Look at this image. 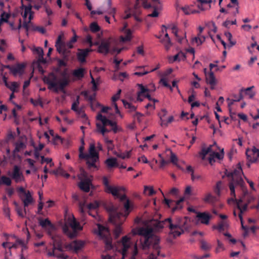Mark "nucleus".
Returning a JSON list of instances; mask_svg holds the SVG:
<instances>
[{
	"label": "nucleus",
	"mask_w": 259,
	"mask_h": 259,
	"mask_svg": "<svg viewBox=\"0 0 259 259\" xmlns=\"http://www.w3.org/2000/svg\"><path fill=\"white\" fill-rule=\"evenodd\" d=\"M161 227L160 222L152 220L146 222L143 226L138 228L137 234L140 236V248L145 251L153 249L148 259H157V255H160V239L154 234V232Z\"/></svg>",
	"instance_id": "nucleus-1"
},
{
	"label": "nucleus",
	"mask_w": 259,
	"mask_h": 259,
	"mask_svg": "<svg viewBox=\"0 0 259 259\" xmlns=\"http://www.w3.org/2000/svg\"><path fill=\"white\" fill-rule=\"evenodd\" d=\"M189 227V221L186 217L177 218L175 224L172 223L170 218L163 220V228H169V235H172L175 238L179 236L185 231H188Z\"/></svg>",
	"instance_id": "nucleus-2"
},
{
	"label": "nucleus",
	"mask_w": 259,
	"mask_h": 259,
	"mask_svg": "<svg viewBox=\"0 0 259 259\" xmlns=\"http://www.w3.org/2000/svg\"><path fill=\"white\" fill-rule=\"evenodd\" d=\"M84 147H79V158L84 159L88 167L98 169L99 164V154L96 150V145L94 143H90L88 153H83Z\"/></svg>",
	"instance_id": "nucleus-3"
},
{
	"label": "nucleus",
	"mask_w": 259,
	"mask_h": 259,
	"mask_svg": "<svg viewBox=\"0 0 259 259\" xmlns=\"http://www.w3.org/2000/svg\"><path fill=\"white\" fill-rule=\"evenodd\" d=\"M167 29L171 30L172 33L174 34L177 41L180 44H182L183 39H186V41L188 42L187 39L186 33H184V36L183 37L181 36L178 32L179 29L177 26L174 23H170L167 25L163 24V44H164V47L165 49L168 51L170 47L172 46V42L167 32Z\"/></svg>",
	"instance_id": "nucleus-4"
},
{
	"label": "nucleus",
	"mask_w": 259,
	"mask_h": 259,
	"mask_svg": "<svg viewBox=\"0 0 259 259\" xmlns=\"http://www.w3.org/2000/svg\"><path fill=\"white\" fill-rule=\"evenodd\" d=\"M62 34H60L58 36L55 42V47L57 51L62 55V58L68 61L71 53L69 49L73 48V44H72L70 40L65 42L62 40Z\"/></svg>",
	"instance_id": "nucleus-5"
},
{
	"label": "nucleus",
	"mask_w": 259,
	"mask_h": 259,
	"mask_svg": "<svg viewBox=\"0 0 259 259\" xmlns=\"http://www.w3.org/2000/svg\"><path fill=\"white\" fill-rule=\"evenodd\" d=\"M103 184L104 186V190L106 193L111 194L114 197H116L119 199V201L122 202L126 201L128 199L126 196L124 194L120 195L119 192L121 191H124L125 188L123 187L115 186L111 185L108 182L109 179H103Z\"/></svg>",
	"instance_id": "nucleus-6"
},
{
	"label": "nucleus",
	"mask_w": 259,
	"mask_h": 259,
	"mask_svg": "<svg viewBox=\"0 0 259 259\" xmlns=\"http://www.w3.org/2000/svg\"><path fill=\"white\" fill-rule=\"evenodd\" d=\"M97 226L98 229L95 231V233L104 239L106 247L108 249H111L112 248V240L110 237L109 230L108 228L101 224H98Z\"/></svg>",
	"instance_id": "nucleus-7"
},
{
	"label": "nucleus",
	"mask_w": 259,
	"mask_h": 259,
	"mask_svg": "<svg viewBox=\"0 0 259 259\" xmlns=\"http://www.w3.org/2000/svg\"><path fill=\"white\" fill-rule=\"evenodd\" d=\"M245 155L247 160L246 165L248 167H250L252 163L258 161L259 149L254 146L252 147L251 149L247 148L246 150Z\"/></svg>",
	"instance_id": "nucleus-8"
},
{
	"label": "nucleus",
	"mask_w": 259,
	"mask_h": 259,
	"mask_svg": "<svg viewBox=\"0 0 259 259\" xmlns=\"http://www.w3.org/2000/svg\"><path fill=\"white\" fill-rule=\"evenodd\" d=\"M225 174L228 178H242L243 176L245 179L247 178L243 171L242 167L240 163H238L235 167L232 168L226 169Z\"/></svg>",
	"instance_id": "nucleus-9"
},
{
	"label": "nucleus",
	"mask_w": 259,
	"mask_h": 259,
	"mask_svg": "<svg viewBox=\"0 0 259 259\" xmlns=\"http://www.w3.org/2000/svg\"><path fill=\"white\" fill-rule=\"evenodd\" d=\"M184 200L185 198L184 197H183L179 200L175 201L166 198L163 193V204L164 203L168 207L171 208V211L173 213L177 210H181L183 208V205L181 203L184 201Z\"/></svg>",
	"instance_id": "nucleus-10"
},
{
	"label": "nucleus",
	"mask_w": 259,
	"mask_h": 259,
	"mask_svg": "<svg viewBox=\"0 0 259 259\" xmlns=\"http://www.w3.org/2000/svg\"><path fill=\"white\" fill-rule=\"evenodd\" d=\"M70 225L72 229V231H70L67 226L63 227V231L69 238H74L77 236V230H81L82 227L74 218L71 221Z\"/></svg>",
	"instance_id": "nucleus-11"
},
{
	"label": "nucleus",
	"mask_w": 259,
	"mask_h": 259,
	"mask_svg": "<svg viewBox=\"0 0 259 259\" xmlns=\"http://www.w3.org/2000/svg\"><path fill=\"white\" fill-rule=\"evenodd\" d=\"M120 244V251L122 256V259H124L127 256L128 250L131 249L133 244L131 238L127 236H125L122 238Z\"/></svg>",
	"instance_id": "nucleus-12"
},
{
	"label": "nucleus",
	"mask_w": 259,
	"mask_h": 259,
	"mask_svg": "<svg viewBox=\"0 0 259 259\" xmlns=\"http://www.w3.org/2000/svg\"><path fill=\"white\" fill-rule=\"evenodd\" d=\"M44 80L48 85V89L49 90H52L55 92H58V79L54 73H50L48 77L44 78Z\"/></svg>",
	"instance_id": "nucleus-13"
},
{
	"label": "nucleus",
	"mask_w": 259,
	"mask_h": 259,
	"mask_svg": "<svg viewBox=\"0 0 259 259\" xmlns=\"http://www.w3.org/2000/svg\"><path fill=\"white\" fill-rule=\"evenodd\" d=\"M110 39L102 40L98 48L97 52L100 54L106 55L110 53Z\"/></svg>",
	"instance_id": "nucleus-14"
},
{
	"label": "nucleus",
	"mask_w": 259,
	"mask_h": 259,
	"mask_svg": "<svg viewBox=\"0 0 259 259\" xmlns=\"http://www.w3.org/2000/svg\"><path fill=\"white\" fill-rule=\"evenodd\" d=\"M84 245L83 241L75 240L66 245V248L74 253H77L80 250Z\"/></svg>",
	"instance_id": "nucleus-15"
},
{
	"label": "nucleus",
	"mask_w": 259,
	"mask_h": 259,
	"mask_svg": "<svg viewBox=\"0 0 259 259\" xmlns=\"http://www.w3.org/2000/svg\"><path fill=\"white\" fill-rule=\"evenodd\" d=\"M39 225L44 229H45L49 235H51V233L55 229L54 225L51 222L49 219L38 220Z\"/></svg>",
	"instance_id": "nucleus-16"
},
{
	"label": "nucleus",
	"mask_w": 259,
	"mask_h": 259,
	"mask_svg": "<svg viewBox=\"0 0 259 259\" xmlns=\"http://www.w3.org/2000/svg\"><path fill=\"white\" fill-rule=\"evenodd\" d=\"M139 86L140 91L137 93V101L142 102L145 98H147L150 101L151 100L152 98L148 94L149 90L145 88L142 84H139Z\"/></svg>",
	"instance_id": "nucleus-17"
},
{
	"label": "nucleus",
	"mask_w": 259,
	"mask_h": 259,
	"mask_svg": "<svg viewBox=\"0 0 259 259\" xmlns=\"http://www.w3.org/2000/svg\"><path fill=\"white\" fill-rule=\"evenodd\" d=\"M50 236L53 240V248H54V249H57V250L60 252L63 251L61 237L58 235H53L52 233Z\"/></svg>",
	"instance_id": "nucleus-18"
},
{
	"label": "nucleus",
	"mask_w": 259,
	"mask_h": 259,
	"mask_svg": "<svg viewBox=\"0 0 259 259\" xmlns=\"http://www.w3.org/2000/svg\"><path fill=\"white\" fill-rule=\"evenodd\" d=\"M79 97L77 96L76 98V101H74L72 104L71 110H72L73 111L75 112L76 113L77 115H79L81 118L86 119L87 116H86V114L84 113V111H83V109L81 108H77V106H78V105L79 104Z\"/></svg>",
	"instance_id": "nucleus-19"
},
{
	"label": "nucleus",
	"mask_w": 259,
	"mask_h": 259,
	"mask_svg": "<svg viewBox=\"0 0 259 259\" xmlns=\"http://www.w3.org/2000/svg\"><path fill=\"white\" fill-rule=\"evenodd\" d=\"M206 82L210 85L211 90H213L215 89V86L218 84V80L212 71H210L209 74L206 76Z\"/></svg>",
	"instance_id": "nucleus-20"
},
{
	"label": "nucleus",
	"mask_w": 259,
	"mask_h": 259,
	"mask_svg": "<svg viewBox=\"0 0 259 259\" xmlns=\"http://www.w3.org/2000/svg\"><path fill=\"white\" fill-rule=\"evenodd\" d=\"M253 88H254L253 85L247 88H242L239 90V95H242L244 97L243 94H244L245 96H248L250 99H252L255 95V93L252 91Z\"/></svg>",
	"instance_id": "nucleus-21"
},
{
	"label": "nucleus",
	"mask_w": 259,
	"mask_h": 259,
	"mask_svg": "<svg viewBox=\"0 0 259 259\" xmlns=\"http://www.w3.org/2000/svg\"><path fill=\"white\" fill-rule=\"evenodd\" d=\"M196 217L198 220L200 221L202 224L207 225L209 223V220L211 217V215L206 213L204 212H197Z\"/></svg>",
	"instance_id": "nucleus-22"
},
{
	"label": "nucleus",
	"mask_w": 259,
	"mask_h": 259,
	"mask_svg": "<svg viewBox=\"0 0 259 259\" xmlns=\"http://www.w3.org/2000/svg\"><path fill=\"white\" fill-rule=\"evenodd\" d=\"M79 52L77 54L78 60L81 63H84L86 61L85 58L89 55V53L92 50L90 49L83 50L79 49Z\"/></svg>",
	"instance_id": "nucleus-23"
},
{
	"label": "nucleus",
	"mask_w": 259,
	"mask_h": 259,
	"mask_svg": "<svg viewBox=\"0 0 259 259\" xmlns=\"http://www.w3.org/2000/svg\"><path fill=\"white\" fill-rule=\"evenodd\" d=\"M105 164L108 170H111L114 168L119 166V164L117 161V159L114 157L107 158L105 161Z\"/></svg>",
	"instance_id": "nucleus-24"
},
{
	"label": "nucleus",
	"mask_w": 259,
	"mask_h": 259,
	"mask_svg": "<svg viewBox=\"0 0 259 259\" xmlns=\"http://www.w3.org/2000/svg\"><path fill=\"white\" fill-rule=\"evenodd\" d=\"M81 181L78 184L79 188L85 192H88L90 189L91 179H81Z\"/></svg>",
	"instance_id": "nucleus-25"
},
{
	"label": "nucleus",
	"mask_w": 259,
	"mask_h": 259,
	"mask_svg": "<svg viewBox=\"0 0 259 259\" xmlns=\"http://www.w3.org/2000/svg\"><path fill=\"white\" fill-rule=\"evenodd\" d=\"M142 2L143 7L145 9H149L151 8H153L154 10L153 12L151 14H149L148 15V17H156L158 16V12L155 8L154 6H153L151 4L148 2L147 0H141Z\"/></svg>",
	"instance_id": "nucleus-26"
},
{
	"label": "nucleus",
	"mask_w": 259,
	"mask_h": 259,
	"mask_svg": "<svg viewBox=\"0 0 259 259\" xmlns=\"http://www.w3.org/2000/svg\"><path fill=\"white\" fill-rule=\"evenodd\" d=\"M224 190H227V186L221 181H218L213 187V191L218 196L221 195V191Z\"/></svg>",
	"instance_id": "nucleus-27"
},
{
	"label": "nucleus",
	"mask_w": 259,
	"mask_h": 259,
	"mask_svg": "<svg viewBox=\"0 0 259 259\" xmlns=\"http://www.w3.org/2000/svg\"><path fill=\"white\" fill-rule=\"evenodd\" d=\"M25 65L24 64H17L16 66L12 67L11 73L14 76H16L17 74L22 75L24 73Z\"/></svg>",
	"instance_id": "nucleus-28"
},
{
	"label": "nucleus",
	"mask_w": 259,
	"mask_h": 259,
	"mask_svg": "<svg viewBox=\"0 0 259 259\" xmlns=\"http://www.w3.org/2000/svg\"><path fill=\"white\" fill-rule=\"evenodd\" d=\"M49 173L56 177L63 176L68 178L69 176V175L60 167H58L56 169L50 170Z\"/></svg>",
	"instance_id": "nucleus-29"
},
{
	"label": "nucleus",
	"mask_w": 259,
	"mask_h": 259,
	"mask_svg": "<svg viewBox=\"0 0 259 259\" xmlns=\"http://www.w3.org/2000/svg\"><path fill=\"white\" fill-rule=\"evenodd\" d=\"M15 148L13 151L14 156H16V154L20 152L26 147V144L22 141H18L15 144Z\"/></svg>",
	"instance_id": "nucleus-30"
},
{
	"label": "nucleus",
	"mask_w": 259,
	"mask_h": 259,
	"mask_svg": "<svg viewBox=\"0 0 259 259\" xmlns=\"http://www.w3.org/2000/svg\"><path fill=\"white\" fill-rule=\"evenodd\" d=\"M24 198H22V200L24 204V206L27 207L33 202V198L30 191H28L24 195Z\"/></svg>",
	"instance_id": "nucleus-31"
},
{
	"label": "nucleus",
	"mask_w": 259,
	"mask_h": 259,
	"mask_svg": "<svg viewBox=\"0 0 259 259\" xmlns=\"http://www.w3.org/2000/svg\"><path fill=\"white\" fill-rule=\"evenodd\" d=\"M132 38V31L129 29H125L124 31V36H121L120 37V41L124 42L130 41Z\"/></svg>",
	"instance_id": "nucleus-32"
},
{
	"label": "nucleus",
	"mask_w": 259,
	"mask_h": 259,
	"mask_svg": "<svg viewBox=\"0 0 259 259\" xmlns=\"http://www.w3.org/2000/svg\"><path fill=\"white\" fill-rule=\"evenodd\" d=\"M212 145H209L208 147H204L202 148L201 151V154L202 156V160H205L206 159V155L210 153L211 154L213 150L212 149Z\"/></svg>",
	"instance_id": "nucleus-33"
},
{
	"label": "nucleus",
	"mask_w": 259,
	"mask_h": 259,
	"mask_svg": "<svg viewBox=\"0 0 259 259\" xmlns=\"http://www.w3.org/2000/svg\"><path fill=\"white\" fill-rule=\"evenodd\" d=\"M85 70L83 68H79L78 69H75L73 70L72 72V74L73 76L77 78L78 79H80L83 77L84 75Z\"/></svg>",
	"instance_id": "nucleus-34"
},
{
	"label": "nucleus",
	"mask_w": 259,
	"mask_h": 259,
	"mask_svg": "<svg viewBox=\"0 0 259 259\" xmlns=\"http://www.w3.org/2000/svg\"><path fill=\"white\" fill-rule=\"evenodd\" d=\"M21 176H22V172L21 167L17 165H14L12 178H20Z\"/></svg>",
	"instance_id": "nucleus-35"
},
{
	"label": "nucleus",
	"mask_w": 259,
	"mask_h": 259,
	"mask_svg": "<svg viewBox=\"0 0 259 259\" xmlns=\"http://www.w3.org/2000/svg\"><path fill=\"white\" fill-rule=\"evenodd\" d=\"M206 37L204 35H198L195 36L192 38V42H195L198 46L201 45L206 39Z\"/></svg>",
	"instance_id": "nucleus-36"
},
{
	"label": "nucleus",
	"mask_w": 259,
	"mask_h": 259,
	"mask_svg": "<svg viewBox=\"0 0 259 259\" xmlns=\"http://www.w3.org/2000/svg\"><path fill=\"white\" fill-rule=\"evenodd\" d=\"M242 200H239V202L237 203V208L240 210V213L239 214V218L240 220L241 223L242 224V213L244 211H246L247 209L248 204H245L242 207H241L240 205V203L242 202Z\"/></svg>",
	"instance_id": "nucleus-37"
},
{
	"label": "nucleus",
	"mask_w": 259,
	"mask_h": 259,
	"mask_svg": "<svg viewBox=\"0 0 259 259\" xmlns=\"http://www.w3.org/2000/svg\"><path fill=\"white\" fill-rule=\"evenodd\" d=\"M58 91L63 90L69 83V80L67 78L64 77L60 80L58 81Z\"/></svg>",
	"instance_id": "nucleus-38"
},
{
	"label": "nucleus",
	"mask_w": 259,
	"mask_h": 259,
	"mask_svg": "<svg viewBox=\"0 0 259 259\" xmlns=\"http://www.w3.org/2000/svg\"><path fill=\"white\" fill-rule=\"evenodd\" d=\"M203 200L206 203L212 204L216 201L217 198L213 196L210 193H209L205 196Z\"/></svg>",
	"instance_id": "nucleus-39"
},
{
	"label": "nucleus",
	"mask_w": 259,
	"mask_h": 259,
	"mask_svg": "<svg viewBox=\"0 0 259 259\" xmlns=\"http://www.w3.org/2000/svg\"><path fill=\"white\" fill-rule=\"evenodd\" d=\"M224 154L225 152L224 149H222L220 152H218L213 150L211 155L215 159H217L219 160H222L224 157Z\"/></svg>",
	"instance_id": "nucleus-40"
},
{
	"label": "nucleus",
	"mask_w": 259,
	"mask_h": 259,
	"mask_svg": "<svg viewBox=\"0 0 259 259\" xmlns=\"http://www.w3.org/2000/svg\"><path fill=\"white\" fill-rule=\"evenodd\" d=\"M23 27L26 30V32H27L29 30L36 31L35 28L36 26H34L31 22L29 23L24 21L23 23Z\"/></svg>",
	"instance_id": "nucleus-41"
},
{
	"label": "nucleus",
	"mask_w": 259,
	"mask_h": 259,
	"mask_svg": "<svg viewBox=\"0 0 259 259\" xmlns=\"http://www.w3.org/2000/svg\"><path fill=\"white\" fill-rule=\"evenodd\" d=\"M198 3L197 5L198 8L200 11H204L205 9L203 7V5L205 4H209V7L210 8V4L212 3V0H197Z\"/></svg>",
	"instance_id": "nucleus-42"
},
{
	"label": "nucleus",
	"mask_w": 259,
	"mask_h": 259,
	"mask_svg": "<svg viewBox=\"0 0 259 259\" xmlns=\"http://www.w3.org/2000/svg\"><path fill=\"white\" fill-rule=\"evenodd\" d=\"M232 181L230 182L229 184V189L231 191V195L233 196L234 197H235V184L237 182V180L238 179H231Z\"/></svg>",
	"instance_id": "nucleus-43"
},
{
	"label": "nucleus",
	"mask_w": 259,
	"mask_h": 259,
	"mask_svg": "<svg viewBox=\"0 0 259 259\" xmlns=\"http://www.w3.org/2000/svg\"><path fill=\"white\" fill-rule=\"evenodd\" d=\"M184 170L188 174H190L191 176V178H201L200 176L195 177L194 175V169L193 167L190 165H187Z\"/></svg>",
	"instance_id": "nucleus-44"
},
{
	"label": "nucleus",
	"mask_w": 259,
	"mask_h": 259,
	"mask_svg": "<svg viewBox=\"0 0 259 259\" xmlns=\"http://www.w3.org/2000/svg\"><path fill=\"white\" fill-rule=\"evenodd\" d=\"M181 9L186 15H190L191 14L199 13L198 10H192L189 6L183 7H182Z\"/></svg>",
	"instance_id": "nucleus-45"
},
{
	"label": "nucleus",
	"mask_w": 259,
	"mask_h": 259,
	"mask_svg": "<svg viewBox=\"0 0 259 259\" xmlns=\"http://www.w3.org/2000/svg\"><path fill=\"white\" fill-rule=\"evenodd\" d=\"M243 99V96H242V95H239L238 99H232L231 100L229 98H228L227 99V101H229L230 102L228 104V109L229 111L230 109H232L231 106L232 105L235 103L237 102H240L241 100H242Z\"/></svg>",
	"instance_id": "nucleus-46"
},
{
	"label": "nucleus",
	"mask_w": 259,
	"mask_h": 259,
	"mask_svg": "<svg viewBox=\"0 0 259 259\" xmlns=\"http://www.w3.org/2000/svg\"><path fill=\"white\" fill-rule=\"evenodd\" d=\"M167 150L170 151V156L169 157V160L174 164H177L179 159L177 155L174 153L170 149H168Z\"/></svg>",
	"instance_id": "nucleus-47"
},
{
	"label": "nucleus",
	"mask_w": 259,
	"mask_h": 259,
	"mask_svg": "<svg viewBox=\"0 0 259 259\" xmlns=\"http://www.w3.org/2000/svg\"><path fill=\"white\" fill-rule=\"evenodd\" d=\"M122 102L124 107L129 110L130 112H133L136 111L137 108L135 106L133 105L131 103H128L124 100H122Z\"/></svg>",
	"instance_id": "nucleus-48"
},
{
	"label": "nucleus",
	"mask_w": 259,
	"mask_h": 259,
	"mask_svg": "<svg viewBox=\"0 0 259 259\" xmlns=\"http://www.w3.org/2000/svg\"><path fill=\"white\" fill-rule=\"evenodd\" d=\"M159 157L160 158V159L159 160V161L156 159H153L152 161L150 163V166L152 167V168H154L155 167V164H158V166L159 167H162V154L159 153L158 154Z\"/></svg>",
	"instance_id": "nucleus-49"
},
{
	"label": "nucleus",
	"mask_w": 259,
	"mask_h": 259,
	"mask_svg": "<svg viewBox=\"0 0 259 259\" xmlns=\"http://www.w3.org/2000/svg\"><path fill=\"white\" fill-rule=\"evenodd\" d=\"M81 94L83 95L85 99L88 100L91 103H92L95 99L96 94L94 93L91 95H89L88 92L87 91H83L81 92Z\"/></svg>",
	"instance_id": "nucleus-50"
},
{
	"label": "nucleus",
	"mask_w": 259,
	"mask_h": 259,
	"mask_svg": "<svg viewBox=\"0 0 259 259\" xmlns=\"http://www.w3.org/2000/svg\"><path fill=\"white\" fill-rule=\"evenodd\" d=\"M153 187L146 186L144 187V193L146 195L152 196L155 193Z\"/></svg>",
	"instance_id": "nucleus-51"
},
{
	"label": "nucleus",
	"mask_w": 259,
	"mask_h": 259,
	"mask_svg": "<svg viewBox=\"0 0 259 259\" xmlns=\"http://www.w3.org/2000/svg\"><path fill=\"white\" fill-rule=\"evenodd\" d=\"M228 226L226 222H222L218 226H214L213 228L217 229L219 232H222L224 230V228Z\"/></svg>",
	"instance_id": "nucleus-52"
},
{
	"label": "nucleus",
	"mask_w": 259,
	"mask_h": 259,
	"mask_svg": "<svg viewBox=\"0 0 259 259\" xmlns=\"http://www.w3.org/2000/svg\"><path fill=\"white\" fill-rule=\"evenodd\" d=\"M163 87H165L169 89L171 92L173 91L172 87L168 83L165 77L164 73L163 72Z\"/></svg>",
	"instance_id": "nucleus-53"
},
{
	"label": "nucleus",
	"mask_w": 259,
	"mask_h": 259,
	"mask_svg": "<svg viewBox=\"0 0 259 259\" xmlns=\"http://www.w3.org/2000/svg\"><path fill=\"white\" fill-rule=\"evenodd\" d=\"M168 59L170 63L179 62L181 61V59L178 53L174 56H169Z\"/></svg>",
	"instance_id": "nucleus-54"
},
{
	"label": "nucleus",
	"mask_w": 259,
	"mask_h": 259,
	"mask_svg": "<svg viewBox=\"0 0 259 259\" xmlns=\"http://www.w3.org/2000/svg\"><path fill=\"white\" fill-rule=\"evenodd\" d=\"M176 50L178 51V54L179 57L181 58V60L185 61L187 59V54L186 53L183 52L179 47L176 48Z\"/></svg>",
	"instance_id": "nucleus-55"
},
{
	"label": "nucleus",
	"mask_w": 259,
	"mask_h": 259,
	"mask_svg": "<svg viewBox=\"0 0 259 259\" xmlns=\"http://www.w3.org/2000/svg\"><path fill=\"white\" fill-rule=\"evenodd\" d=\"M90 30L93 32H97L100 31V28L96 22H93L90 25Z\"/></svg>",
	"instance_id": "nucleus-56"
},
{
	"label": "nucleus",
	"mask_w": 259,
	"mask_h": 259,
	"mask_svg": "<svg viewBox=\"0 0 259 259\" xmlns=\"http://www.w3.org/2000/svg\"><path fill=\"white\" fill-rule=\"evenodd\" d=\"M19 85L16 82H12L11 83V85L9 83L8 87H6L9 88L12 92L15 93L16 92L17 89L18 88Z\"/></svg>",
	"instance_id": "nucleus-57"
},
{
	"label": "nucleus",
	"mask_w": 259,
	"mask_h": 259,
	"mask_svg": "<svg viewBox=\"0 0 259 259\" xmlns=\"http://www.w3.org/2000/svg\"><path fill=\"white\" fill-rule=\"evenodd\" d=\"M138 254V250L137 244L136 243L134 245L133 248H132V252L130 259H136V256Z\"/></svg>",
	"instance_id": "nucleus-58"
},
{
	"label": "nucleus",
	"mask_w": 259,
	"mask_h": 259,
	"mask_svg": "<svg viewBox=\"0 0 259 259\" xmlns=\"http://www.w3.org/2000/svg\"><path fill=\"white\" fill-rule=\"evenodd\" d=\"M124 208L125 210V215L126 217L128 215L130 212V202L129 199H127L126 201L123 204Z\"/></svg>",
	"instance_id": "nucleus-59"
},
{
	"label": "nucleus",
	"mask_w": 259,
	"mask_h": 259,
	"mask_svg": "<svg viewBox=\"0 0 259 259\" xmlns=\"http://www.w3.org/2000/svg\"><path fill=\"white\" fill-rule=\"evenodd\" d=\"M16 211L19 216L24 218L26 214L25 209L24 208V212H23V208L20 206H17V208H15Z\"/></svg>",
	"instance_id": "nucleus-60"
},
{
	"label": "nucleus",
	"mask_w": 259,
	"mask_h": 259,
	"mask_svg": "<svg viewBox=\"0 0 259 259\" xmlns=\"http://www.w3.org/2000/svg\"><path fill=\"white\" fill-rule=\"evenodd\" d=\"M105 142L107 145V149L109 151L112 150L114 148V145L113 144V141L109 140L107 138L105 139Z\"/></svg>",
	"instance_id": "nucleus-61"
},
{
	"label": "nucleus",
	"mask_w": 259,
	"mask_h": 259,
	"mask_svg": "<svg viewBox=\"0 0 259 259\" xmlns=\"http://www.w3.org/2000/svg\"><path fill=\"white\" fill-rule=\"evenodd\" d=\"M219 60H215L214 61L215 64L214 63H210L209 64V67L210 69V71H212V69L213 68L215 67V71H221V69H220V67L218 65V63H219Z\"/></svg>",
	"instance_id": "nucleus-62"
},
{
	"label": "nucleus",
	"mask_w": 259,
	"mask_h": 259,
	"mask_svg": "<svg viewBox=\"0 0 259 259\" xmlns=\"http://www.w3.org/2000/svg\"><path fill=\"white\" fill-rule=\"evenodd\" d=\"M130 153L131 152L130 151H128V152H126V153H115V154H116V155L119 157V158H121L123 159H125L126 158H129L130 156Z\"/></svg>",
	"instance_id": "nucleus-63"
},
{
	"label": "nucleus",
	"mask_w": 259,
	"mask_h": 259,
	"mask_svg": "<svg viewBox=\"0 0 259 259\" xmlns=\"http://www.w3.org/2000/svg\"><path fill=\"white\" fill-rule=\"evenodd\" d=\"M201 248L204 250H209L211 248V246L209 245L204 240L201 241Z\"/></svg>",
	"instance_id": "nucleus-64"
}]
</instances>
